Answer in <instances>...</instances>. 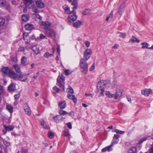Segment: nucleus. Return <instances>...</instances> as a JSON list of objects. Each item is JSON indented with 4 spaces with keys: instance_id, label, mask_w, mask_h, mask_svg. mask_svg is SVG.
<instances>
[{
    "instance_id": "nucleus-1",
    "label": "nucleus",
    "mask_w": 153,
    "mask_h": 153,
    "mask_svg": "<svg viewBox=\"0 0 153 153\" xmlns=\"http://www.w3.org/2000/svg\"><path fill=\"white\" fill-rule=\"evenodd\" d=\"M115 91L116 92L115 94H111L110 91H106L105 92V94L108 97L114 98L115 100L121 97L123 91L120 88H117Z\"/></svg>"
},
{
    "instance_id": "nucleus-2",
    "label": "nucleus",
    "mask_w": 153,
    "mask_h": 153,
    "mask_svg": "<svg viewBox=\"0 0 153 153\" xmlns=\"http://www.w3.org/2000/svg\"><path fill=\"white\" fill-rule=\"evenodd\" d=\"M65 77L62 74H59L57 78L56 82L57 85L62 88L64 91H65Z\"/></svg>"
},
{
    "instance_id": "nucleus-3",
    "label": "nucleus",
    "mask_w": 153,
    "mask_h": 153,
    "mask_svg": "<svg viewBox=\"0 0 153 153\" xmlns=\"http://www.w3.org/2000/svg\"><path fill=\"white\" fill-rule=\"evenodd\" d=\"M105 85L102 81L99 82L97 85V89L98 92H100V94L102 96H104V89Z\"/></svg>"
},
{
    "instance_id": "nucleus-4",
    "label": "nucleus",
    "mask_w": 153,
    "mask_h": 153,
    "mask_svg": "<svg viewBox=\"0 0 153 153\" xmlns=\"http://www.w3.org/2000/svg\"><path fill=\"white\" fill-rule=\"evenodd\" d=\"M79 64L81 71L83 72L86 73L88 69L87 60L84 58H81Z\"/></svg>"
},
{
    "instance_id": "nucleus-5",
    "label": "nucleus",
    "mask_w": 153,
    "mask_h": 153,
    "mask_svg": "<svg viewBox=\"0 0 153 153\" xmlns=\"http://www.w3.org/2000/svg\"><path fill=\"white\" fill-rule=\"evenodd\" d=\"M70 14V15L68 18V20L69 22L72 23L76 19L77 17L74 11H71Z\"/></svg>"
},
{
    "instance_id": "nucleus-6",
    "label": "nucleus",
    "mask_w": 153,
    "mask_h": 153,
    "mask_svg": "<svg viewBox=\"0 0 153 153\" xmlns=\"http://www.w3.org/2000/svg\"><path fill=\"white\" fill-rule=\"evenodd\" d=\"M28 75L22 74L21 72L18 74L17 80L23 82L27 81Z\"/></svg>"
},
{
    "instance_id": "nucleus-7",
    "label": "nucleus",
    "mask_w": 153,
    "mask_h": 153,
    "mask_svg": "<svg viewBox=\"0 0 153 153\" xmlns=\"http://www.w3.org/2000/svg\"><path fill=\"white\" fill-rule=\"evenodd\" d=\"M39 24L42 28H44L46 30L49 29L51 25V23L48 22L43 21L40 22Z\"/></svg>"
},
{
    "instance_id": "nucleus-8",
    "label": "nucleus",
    "mask_w": 153,
    "mask_h": 153,
    "mask_svg": "<svg viewBox=\"0 0 153 153\" xmlns=\"http://www.w3.org/2000/svg\"><path fill=\"white\" fill-rule=\"evenodd\" d=\"M92 53V52L90 49H87L85 51L84 53V56L85 58V59L86 60L88 59L90 57V55Z\"/></svg>"
},
{
    "instance_id": "nucleus-9",
    "label": "nucleus",
    "mask_w": 153,
    "mask_h": 153,
    "mask_svg": "<svg viewBox=\"0 0 153 153\" xmlns=\"http://www.w3.org/2000/svg\"><path fill=\"white\" fill-rule=\"evenodd\" d=\"M152 90L150 89H145L141 90V94L145 96L148 97L150 94H152Z\"/></svg>"
},
{
    "instance_id": "nucleus-10",
    "label": "nucleus",
    "mask_w": 153,
    "mask_h": 153,
    "mask_svg": "<svg viewBox=\"0 0 153 153\" xmlns=\"http://www.w3.org/2000/svg\"><path fill=\"white\" fill-rule=\"evenodd\" d=\"M46 35L49 37L54 36L55 35V32L52 30L49 29H47L46 31Z\"/></svg>"
},
{
    "instance_id": "nucleus-11",
    "label": "nucleus",
    "mask_w": 153,
    "mask_h": 153,
    "mask_svg": "<svg viewBox=\"0 0 153 153\" xmlns=\"http://www.w3.org/2000/svg\"><path fill=\"white\" fill-rule=\"evenodd\" d=\"M8 76L10 78L15 80H17L18 74H16L14 71H11Z\"/></svg>"
},
{
    "instance_id": "nucleus-12",
    "label": "nucleus",
    "mask_w": 153,
    "mask_h": 153,
    "mask_svg": "<svg viewBox=\"0 0 153 153\" xmlns=\"http://www.w3.org/2000/svg\"><path fill=\"white\" fill-rule=\"evenodd\" d=\"M120 136L118 135L115 134L113 137L111 145H112V146L114 144H116L119 141V137Z\"/></svg>"
},
{
    "instance_id": "nucleus-13",
    "label": "nucleus",
    "mask_w": 153,
    "mask_h": 153,
    "mask_svg": "<svg viewBox=\"0 0 153 153\" xmlns=\"http://www.w3.org/2000/svg\"><path fill=\"white\" fill-rule=\"evenodd\" d=\"M25 2V4L26 6L31 8L33 6V3L31 0H23Z\"/></svg>"
},
{
    "instance_id": "nucleus-14",
    "label": "nucleus",
    "mask_w": 153,
    "mask_h": 153,
    "mask_svg": "<svg viewBox=\"0 0 153 153\" xmlns=\"http://www.w3.org/2000/svg\"><path fill=\"white\" fill-rule=\"evenodd\" d=\"M36 6L40 8H42L44 7L45 4L42 0H38L36 1Z\"/></svg>"
},
{
    "instance_id": "nucleus-15",
    "label": "nucleus",
    "mask_w": 153,
    "mask_h": 153,
    "mask_svg": "<svg viewBox=\"0 0 153 153\" xmlns=\"http://www.w3.org/2000/svg\"><path fill=\"white\" fill-rule=\"evenodd\" d=\"M23 38L26 42L28 43L30 42V38L27 33H23Z\"/></svg>"
},
{
    "instance_id": "nucleus-16",
    "label": "nucleus",
    "mask_w": 153,
    "mask_h": 153,
    "mask_svg": "<svg viewBox=\"0 0 153 153\" xmlns=\"http://www.w3.org/2000/svg\"><path fill=\"white\" fill-rule=\"evenodd\" d=\"M125 5L124 4H121L118 10V13L119 14L122 15L124 11Z\"/></svg>"
},
{
    "instance_id": "nucleus-17",
    "label": "nucleus",
    "mask_w": 153,
    "mask_h": 153,
    "mask_svg": "<svg viewBox=\"0 0 153 153\" xmlns=\"http://www.w3.org/2000/svg\"><path fill=\"white\" fill-rule=\"evenodd\" d=\"M32 50L36 54H39V48L37 45H33V46Z\"/></svg>"
},
{
    "instance_id": "nucleus-18",
    "label": "nucleus",
    "mask_w": 153,
    "mask_h": 153,
    "mask_svg": "<svg viewBox=\"0 0 153 153\" xmlns=\"http://www.w3.org/2000/svg\"><path fill=\"white\" fill-rule=\"evenodd\" d=\"M26 108L25 109V111L26 114L30 115L31 114V111L30 110V108L29 107L27 103H25Z\"/></svg>"
},
{
    "instance_id": "nucleus-19",
    "label": "nucleus",
    "mask_w": 153,
    "mask_h": 153,
    "mask_svg": "<svg viewBox=\"0 0 153 153\" xmlns=\"http://www.w3.org/2000/svg\"><path fill=\"white\" fill-rule=\"evenodd\" d=\"M68 1L70 2H71V4L72 5H74V7H73L74 11V10H76L77 8V1L76 0H68Z\"/></svg>"
},
{
    "instance_id": "nucleus-20",
    "label": "nucleus",
    "mask_w": 153,
    "mask_h": 153,
    "mask_svg": "<svg viewBox=\"0 0 153 153\" xmlns=\"http://www.w3.org/2000/svg\"><path fill=\"white\" fill-rule=\"evenodd\" d=\"M1 71L4 74L8 75L11 71L8 68L4 67L2 69Z\"/></svg>"
},
{
    "instance_id": "nucleus-21",
    "label": "nucleus",
    "mask_w": 153,
    "mask_h": 153,
    "mask_svg": "<svg viewBox=\"0 0 153 153\" xmlns=\"http://www.w3.org/2000/svg\"><path fill=\"white\" fill-rule=\"evenodd\" d=\"M59 108L62 109L66 107V103L65 101L59 102Z\"/></svg>"
},
{
    "instance_id": "nucleus-22",
    "label": "nucleus",
    "mask_w": 153,
    "mask_h": 153,
    "mask_svg": "<svg viewBox=\"0 0 153 153\" xmlns=\"http://www.w3.org/2000/svg\"><path fill=\"white\" fill-rule=\"evenodd\" d=\"M67 97L69 99L72 100L75 103L77 101V100L74 95L73 94H68L67 95Z\"/></svg>"
},
{
    "instance_id": "nucleus-23",
    "label": "nucleus",
    "mask_w": 153,
    "mask_h": 153,
    "mask_svg": "<svg viewBox=\"0 0 153 153\" xmlns=\"http://www.w3.org/2000/svg\"><path fill=\"white\" fill-rule=\"evenodd\" d=\"M149 136H144L141 139H139L138 140V143L139 144H141L144 141L148 140L149 139Z\"/></svg>"
},
{
    "instance_id": "nucleus-24",
    "label": "nucleus",
    "mask_w": 153,
    "mask_h": 153,
    "mask_svg": "<svg viewBox=\"0 0 153 153\" xmlns=\"http://www.w3.org/2000/svg\"><path fill=\"white\" fill-rule=\"evenodd\" d=\"M8 88L10 91H14L16 89V86L14 84L11 83L9 85Z\"/></svg>"
},
{
    "instance_id": "nucleus-25",
    "label": "nucleus",
    "mask_w": 153,
    "mask_h": 153,
    "mask_svg": "<svg viewBox=\"0 0 153 153\" xmlns=\"http://www.w3.org/2000/svg\"><path fill=\"white\" fill-rule=\"evenodd\" d=\"M29 16L28 14H25L22 15V21L26 22L29 20Z\"/></svg>"
},
{
    "instance_id": "nucleus-26",
    "label": "nucleus",
    "mask_w": 153,
    "mask_h": 153,
    "mask_svg": "<svg viewBox=\"0 0 153 153\" xmlns=\"http://www.w3.org/2000/svg\"><path fill=\"white\" fill-rule=\"evenodd\" d=\"M13 68L17 74L21 73L20 67L18 65L16 64L13 65Z\"/></svg>"
},
{
    "instance_id": "nucleus-27",
    "label": "nucleus",
    "mask_w": 153,
    "mask_h": 153,
    "mask_svg": "<svg viewBox=\"0 0 153 153\" xmlns=\"http://www.w3.org/2000/svg\"><path fill=\"white\" fill-rule=\"evenodd\" d=\"M4 127L6 131H12L14 128L12 126H6L5 125L4 126Z\"/></svg>"
},
{
    "instance_id": "nucleus-28",
    "label": "nucleus",
    "mask_w": 153,
    "mask_h": 153,
    "mask_svg": "<svg viewBox=\"0 0 153 153\" xmlns=\"http://www.w3.org/2000/svg\"><path fill=\"white\" fill-rule=\"evenodd\" d=\"M63 7L66 13L70 14L71 13V11H70V8L67 5H65L63 6Z\"/></svg>"
},
{
    "instance_id": "nucleus-29",
    "label": "nucleus",
    "mask_w": 153,
    "mask_h": 153,
    "mask_svg": "<svg viewBox=\"0 0 153 153\" xmlns=\"http://www.w3.org/2000/svg\"><path fill=\"white\" fill-rule=\"evenodd\" d=\"M81 25V22L79 21H77L73 24V26L75 27L78 28Z\"/></svg>"
},
{
    "instance_id": "nucleus-30",
    "label": "nucleus",
    "mask_w": 153,
    "mask_h": 153,
    "mask_svg": "<svg viewBox=\"0 0 153 153\" xmlns=\"http://www.w3.org/2000/svg\"><path fill=\"white\" fill-rule=\"evenodd\" d=\"M140 42V40L138 39L133 36L131 37L129 41V42H137V43H139Z\"/></svg>"
},
{
    "instance_id": "nucleus-31",
    "label": "nucleus",
    "mask_w": 153,
    "mask_h": 153,
    "mask_svg": "<svg viewBox=\"0 0 153 153\" xmlns=\"http://www.w3.org/2000/svg\"><path fill=\"white\" fill-rule=\"evenodd\" d=\"M112 147V145L111 144L110 146H107L103 148L102 150V152H106V151H109L110 150V149Z\"/></svg>"
},
{
    "instance_id": "nucleus-32",
    "label": "nucleus",
    "mask_w": 153,
    "mask_h": 153,
    "mask_svg": "<svg viewBox=\"0 0 153 153\" xmlns=\"http://www.w3.org/2000/svg\"><path fill=\"white\" fill-rule=\"evenodd\" d=\"M25 28L26 30H31L33 28V26L32 25L27 24L25 25Z\"/></svg>"
},
{
    "instance_id": "nucleus-33",
    "label": "nucleus",
    "mask_w": 153,
    "mask_h": 153,
    "mask_svg": "<svg viewBox=\"0 0 153 153\" xmlns=\"http://www.w3.org/2000/svg\"><path fill=\"white\" fill-rule=\"evenodd\" d=\"M141 45H142L141 48L142 49L144 48H145L149 49V48H150V47H148V46L149 45V44L146 42H142L141 44Z\"/></svg>"
},
{
    "instance_id": "nucleus-34",
    "label": "nucleus",
    "mask_w": 153,
    "mask_h": 153,
    "mask_svg": "<svg viewBox=\"0 0 153 153\" xmlns=\"http://www.w3.org/2000/svg\"><path fill=\"white\" fill-rule=\"evenodd\" d=\"M27 61V58L25 56L23 57L21 59V63L23 65H25Z\"/></svg>"
},
{
    "instance_id": "nucleus-35",
    "label": "nucleus",
    "mask_w": 153,
    "mask_h": 153,
    "mask_svg": "<svg viewBox=\"0 0 153 153\" xmlns=\"http://www.w3.org/2000/svg\"><path fill=\"white\" fill-rule=\"evenodd\" d=\"M7 109L10 113L13 112V108L12 106L10 104H7L6 105Z\"/></svg>"
},
{
    "instance_id": "nucleus-36",
    "label": "nucleus",
    "mask_w": 153,
    "mask_h": 153,
    "mask_svg": "<svg viewBox=\"0 0 153 153\" xmlns=\"http://www.w3.org/2000/svg\"><path fill=\"white\" fill-rule=\"evenodd\" d=\"M40 123L41 126L43 128L45 129L48 128V127H47V126L45 125L44 121L43 120V119H41L40 120Z\"/></svg>"
},
{
    "instance_id": "nucleus-37",
    "label": "nucleus",
    "mask_w": 153,
    "mask_h": 153,
    "mask_svg": "<svg viewBox=\"0 0 153 153\" xmlns=\"http://www.w3.org/2000/svg\"><path fill=\"white\" fill-rule=\"evenodd\" d=\"M128 153H136V149L134 147H133L129 149Z\"/></svg>"
},
{
    "instance_id": "nucleus-38",
    "label": "nucleus",
    "mask_w": 153,
    "mask_h": 153,
    "mask_svg": "<svg viewBox=\"0 0 153 153\" xmlns=\"http://www.w3.org/2000/svg\"><path fill=\"white\" fill-rule=\"evenodd\" d=\"M67 92L70 93L71 94L74 93L72 87L70 86H69L67 88Z\"/></svg>"
},
{
    "instance_id": "nucleus-39",
    "label": "nucleus",
    "mask_w": 153,
    "mask_h": 153,
    "mask_svg": "<svg viewBox=\"0 0 153 153\" xmlns=\"http://www.w3.org/2000/svg\"><path fill=\"white\" fill-rule=\"evenodd\" d=\"M113 132H116L117 134H123L125 132V131H122L117 129H116L115 130H113Z\"/></svg>"
},
{
    "instance_id": "nucleus-40",
    "label": "nucleus",
    "mask_w": 153,
    "mask_h": 153,
    "mask_svg": "<svg viewBox=\"0 0 153 153\" xmlns=\"http://www.w3.org/2000/svg\"><path fill=\"white\" fill-rule=\"evenodd\" d=\"M91 13L90 10L89 9H85L83 12V13L85 15H89Z\"/></svg>"
},
{
    "instance_id": "nucleus-41",
    "label": "nucleus",
    "mask_w": 153,
    "mask_h": 153,
    "mask_svg": "<svg viewBox=\"0 0 153 153\" xmlns=\"http://www.w3.org/2000/svg\"><path fill=\"white\" fill-rule=\"evenodd\" d=\"M53 55V54H51L49 52H47L45 53L44 56L45 57L48 58Z\"/></svg>"
},
{
    "instance_id": "nucleus-42",
    "label": "nucleus",
    "mask_w": 153,
    "mask_h": 153,
    "mask_svg": "<svg viewBox=\"0 0 153 153\" xmlns=\"http://www.w3.org/2000/svg\"><path fill=\"white\" fill-rule=\"evenodd\" d=\"M118 33H119V37H120L125 38L126 36V33H122L121 32H117Z\"/></svg>"
},
{
    "instance_id": "nucleus-43",
    "label": "nucleus",
    "mask_w": 153,
    "mask_h": 153,
    "mask_svg": "<svg viewBox=\"0 0 153 153\" xmlns=\"http://www.w3.org/2000/svg\"><path fill=\"white\" fill-rule=\"evenodd\" d=\"M53 89L55 91L54 93L55 94L58 93L60 91V89L56 86L53 87Z\"/></svg>"
},
{
    "instance_id": "nucleus-44",
    "label": "nucleus",
    "mask_w": 153,
    "mask_h": 153,
    "mask_svg": "<svg viewBox=\"0 0 153 153\" xmlns=\"http://www.w3.org/2000/svg\"><path fill=\"white\" fill-rule=\"evenodd\" d=\"M63 135L65 136L68 137L70 136V134L67 130H65L63 131Z\"/></svg>"
},
{
    "instance_id": "nucleus-45",
    "label": "nucleus",
    "mask_w": 153,
    "mask_h": 153,
    "mask_svg": "<svg viewBox=\"0 0 153 153\" xmlns=\"http://www.w3.org/2000/svg\"><path fill=\"white\" fill-rule=\"evenodd\" d=\"M72 72V71L70 70H66L65 71V74L66 75H68Z\"/></svg>"
},
{
    "instance_id": "nucleus-46",
    "label": "nucleus",
    "mask_w": 153,
    "mask_h": 153,
    "mask_svg": "<svg viewBox=\"0 0 153 153\" xmlns=\"http://www.w3.org/2000/svg\"><path fill=\"white\" fill-rule=\"evenodd\" d=\"M59 113L61 115H64L68 114V113L65 111L61 110L59 111Z\"/></svg>"
},
{
    "instance_id": "nucleus-47",
    "label": "nucleus",
    "mask_w": 153,
    "mask_h": 153,
    "mask_svg": "<svg viewBox=\"0 0 153 153\" xmlns=\"http://www.w3.org/2000/svg\"><path fill=\"white\" fill-rule=\"evenodd\" d=\"M113 13L112 12H111L110 14L108 15V16L107 17L106 20L107 21H108L109 20V19L110 18H112L113 17Z\"/></svg>"
},
{
    "instance_id": "nucleus-48",
    "label": "nucleus",
    "mask_w": 153,
    "mask_h": 153,
    "mask_svg": "<svg viewBox=\"0 0 153 153\" xmlns=\"http://www.w3.org/2000/svg\"><path fill=\"white\" fill-rule=\"evenodd\" d=\"M32 11L33 12L35 13L39 12V10L36 7H33Z\"/></svg>"
},
{
    "instance_id": "nucleus-49",
    "label": "nucleus",
    "mask_w": 153,
    "mask_h": 153,
    "mask_svg": "<svg viewBox=\"0 0 153 153\" xmlns=\"http://www.w3.org/2000/svg\"><path fill=\"white\" fill-rule=\"evenodd\" d=\"M5 22L4 19L0 17V26L3 25Z\"/></svg>"
},
{
    "instance_id": "nucleus-50",
    "label": "nucleus",
    "mask_w": 153,
    "mask_h": 153,
    "mask_svg": "<svg viewBox=\"0 0 153 153\" xmlns=\"http://www.w3.org/2000/svg\"><path fill=\"white\" fill-rule=\"evenodd\" d=\"M48 135L50 138H52L53 137L54 134L52 132L50 131L48 133Z\"/></svg>"
},
{
    "instance_id": "nucleus-51",
    "label": "nucleus",
    "mask_w": 153,
    "mask_h": 153,
    "mask_svg": "<svg viewBox=\"0 0 153 153\" xmlns=\"http://www.w3.org/2000/svg\"><path fill=\"white\" fill-rule=\"evenodd\" d=\"M6 3V1L4 0H0V4L2 6H4Z\"/></svg>"
},
{
    "instance_id": "nucleus-52",
    "label": "nucleus",
    "mask_w": 153,
    "mask_h": 153,
    "mask_svg": "<svg viewBox=\"0 0 153 153\" xmlns=\"http://www.w3.org/2000/svg\"><path fill=\"white\" fill-rule=\"evenodd\" d=\"M25 50L24 48L23 47L20 46L18 49L19 51H22Z\"/></svg>"
},
{
    "instance_id": "nucleus-53",
    "label": "nucleus",
    "mask_w": 153,
    "mask_h": 153,
    "mask_svg": "<svg viewBox=\"0 0 153 153\" xmlns=\"http://www.w3.org/2000/svg\"><path fill=\"white\" fill-rule=\"evenodd\" d=\"M85 95L86 97L90 96L92 98H93V95L92 94L90 93H86Z\"/></svg>"
},
{
    "instance_id": "nucleus-54",
    "label": "nucleus",
    "mask_w": 153,
    "mask_h": 153,
    "mask_svg": "<svg viewBox=\"0 0 153 153\" xmlns=\"http://www.w3.org/2000/svg\"><path fill=\"white\" fill-rule=\"evenodd\" d=\"M19 97L20 94H15L14 95V97L16 99H18Z\"/></svg>"
},
{
    "instance_id": "nucleus-55",
    "label": "nucleus",
    "mask_w": 153,
    "mask_h": 153,
    "mask_svg": "<svg viewBox=\"0 0 153 153\" xmlns=\"http://www.w3.org/2000/svg\"><path fill=\"white\" fill-rule=\"evenodd\" d=\"M67 127L70 129L72 128L71 124L70 123H68L67 124Z\"/></svg>"
},
{
    "instance_id": "nucleus-56",
    "label": "nucleus",
    "mask_w": 153,
    "mask_h": 153,
    "mask_svg": "<svg viewBox=\"0 0 153 153\" xmlns=\"http://www.w3.org/2000/svg\"><path fill=\"white\" fill-rule=\"evenodd\" d=\"M4 145L6 146H10V143H9L7 141L4 142Z\"/></svg>"
},
{
    "instance_id": "nucleus-57",
    "label": "nucleus",
    "mask_w": 153,
    "mask_h": 153,
    "mask_svg": "<svg viewBox=\"0 0 153 153\" xmlns=\"http://www.w3.org/2000/svg\"><path fill=\"white\" fill-rule=\"evenodd\" d=\"M119 47V45L117 44L114 45L112 47V48L114 49H117V48L118 47Z\"/></svg>"
},
{
    "instance_id": "nucleus-58",
    "label": "nucleus",
    "mask_w": 153,
    "mask_h": 153,
    "mask_svg": "<svg viewBox=\"0 0 153 153\" xmlns=\"http://www.w3.org/2000/svg\"><path fill=\"white\" fill-rule=\"evenodd\" d=\"M39 72H37L36 74L34 75L33 78L34 79H36L39 75Z\"/></svg>"
},
{
    "instance_id": "nucleus-59",
    "label": "nucleus",
    "mask_w": 153,
    "mask_h": 153,
    "mask_svg": "<svg viewBox=\"0 0 153 153\" xmlns=\"http://www.w3.org/2000/svg\"><path fill=\"white\" fill-rule=\"evenodd\" d=\"M36 18L39 19L40 20H41L42 19L41 17L38 14L36 15Z\"/></svg>"
},
{
    "instance_id": "nucleus-60",
    "label": "nucleus",
    "mask_w": 153,
    "mask_h": 153,
    "mask_svg": "<svg viewBox=\"0 0 153 153\" xmlns=\"http://www.w3.org/2000/svg\"><path fill=\"white\" fill-rule=\"evenodd\" d=\"M59 117L58 116H56L55 117H54L53 118L55 120L57 121L59 120Z\"/></svg>"
},
{
    "instance_id": "nucleus-61",
    "label": "nucleus",
    "mask_w": 153,
    "mask_h": 153,
    "mask_svg": "<svg viewBox=\"0 0 153 153\" xmlns=\"http://www.w3.org/2000/svg\"><path fill=\"white\" fill-rule=\"evenodd\" d=\"M45 37V36L42 34H41L40 36V39H43Z\"/></svg>"
},
{
    "instance_id": "nucleus-62",
    "label": "nucleus",
    "mask_w": 153,
    "mask_h": 153,
    "mask_svg": "<svg viewBox=\"0 0 153 153\" xmlns=\"http://www.w3.org/2000/svg\"><path fill=\"white\" fill-rule=\"evenodd\" d=\"M57 52L59 56L60 55V48L59 46H58L57 48Z\"/></svg>"
},
{
    "instance_id": "nucleus-63",
    "label": "nucleus",
    "mask_w": 153,
    "mask_h": 153,
    "mask_svg": "<svg viewBox=\"0 0 153 153\" xmlns=\"http://www.w3.org/2000/svg\"><path fill=\"white\" fill-rule=\"evenodd\" d=\"M30 39L32 40H36V37L34 35H33L31 36L30 37Z\"/></svg>"
},
{
    "instance_id": "nucleus-64",
    "label": "nucleus",
    "mask_w": 153,
    "mask_h": 153,
    "mask_svg": "<svg viewBox=\"0 0 153 153\" xmlns=\"http://www.w3.org/2000/svg\"><path fill=\"white\" fill-rule=\"evenodd\" d=\"M21 153H27V150L26 149H23Z\"/></svg>"
}]
</instances>
